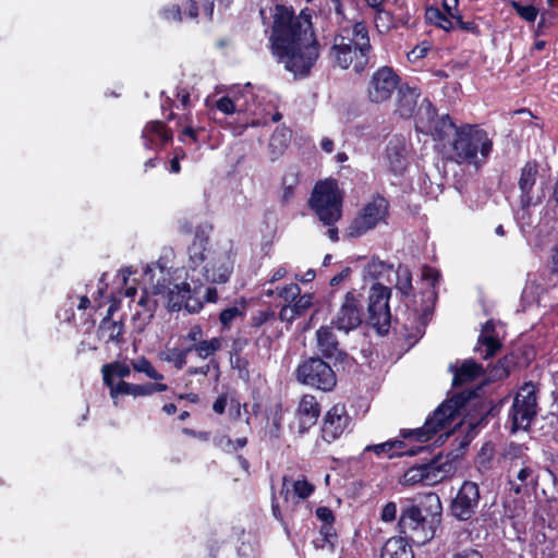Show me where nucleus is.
<instances>
[{
    "instance_id": "nucleus-1",
    "label": "nucleus",
    "mask_w": 558,
    "mask_h": 558,
    "mask_svg": "<svg viewBox=\"0 0 558 558\" xmlns=\"http://www.w3.org/2000/svg\"><path fill=\"white\" fill-rule=\"evenodd\" d=\"M312 10L305 8L295 14L292 7L276 4L269 36L271 54L295 78L310 75L319 58V43L313 22Z\"/></svg>"
},
{
    "instance_id": "nucleus-2",
    "label": "nucleus",
    "mask_w": 558,
    "mask_h": 558,
    "mask_svg": "<svg viewBox=\"0 0 558 558\" xmlns=\"http://www.w3.org/2000/svg\"><path fill=\"white\" fill-rule=\"evenodd\" d=\"M485 383L473 389H465L453 393L427 416L422 427L401 429V437L413 439L421 444L427 442L438 432L449 427L460 411L464 410L465 413L462 422L466 426L465 437L470 441L482 428L487 426L492 418L499 414L504 402L502 400L495 401L483 395Z\"/></svg>"
},
{
    "instance_id": "nucleus-3",
    "label": "nucleus",
    "mask_w": 558,
    "mask_h": 558,
    "mask_svg": "<svg viewBox=\"0 0 558 558\" xmlns=\"http://www.w3.org/2000/svg\"><path fill=\"white\" fill-rule=\"evenodd\" d=\"M442 506L436 493H428L401 504L396 530L398 536L410 541L415 546L430 542L440 525Z\"/></svg>"
},
{
    "instance_id": "nucleus-4",
    "label": "nucleus",
    "mask_w": 558,
    "mask_h": 558,
    "mask_svg": "<svg viewBox=\"0 0 558 558\" xmlns=\"http://www.w3.org/2000/svg\"><path fill=\"white\" fill-rule=\"evenodd\" d=\"M372 52L369 32L364 21L338 26L329 49L333 65L342 70L352 68L361 74L368 66Z\"/></svg>"
},
{
    "instance_id": "nucleus-5",
    "label": "nucleus",
    "mask_w": 558,
    "mask_h": 558,
    "mask_svg": "<svg viewBox=\"0 0 558 558\" xmlns=\"http://www.w3.org/2000/svg\"><path fill=\"white\" fill-rule=\"evenodd\" d=\"M494 148L493 138L480 124L463 123L450 142V159L476 168L487 162Z\"/></svg>"
},
{
    "instance_id": "nucleus-6",
    "label": "nucleus",
    "mask_w": 558,
    "mask_h": 558,
    "mask_svg": "<svg viewBox=\"0 0 558 558\" xmlns=\"http://www.w3.org/2000/svg\"><path fill=\"white\" fill-rule=\"evenodd\" d=\"M342 201L338 182L333 179L318 181L308 199V206L318 219L325 226L332 227L328 229L327 233L333 242L339 240L338 229L333 226L342 217Z\"/></svg>"
},
{
    "instance_id": "nucleus-7",
    "label": "nucleus",
    "mask_w": 558,
    "mask_h": 558,
    "mask_svg": "<svg viewBox=\"0 0 558 558\" xmlns=\"http://www.w3.org/2000/svg\"><path fill=\"white\" fill-rule=\"evenodd\" d=\"M389 201L380 195L376 194L367 202L354 219L347 228L345 234L348 238L356 239L375 229L380 223H388L389 217Z\"/></svg>"
},
{
    "instance_id": "nucleus-8",
    "label": "nucleus",
    "mask_w": 558,
    "mask_h": 558,
    "mask_svg": "<svg viewBox=\"0 0 558 558\" xmlns=\"http://www.w3.org/2000/svg\"><path fill=\"white\" fill-rule=\"evenodd\" d=\"M299 383L314 389L330 392L337 385V375L329 363L320 356L304 360L295 369Z\"/></svg>"
},
{
    "instance_id": "nucleus-9",
    "label": "nucleus",
    "mask_w": 558,
    "mask_h": 558,
    "mask_svg": "<svg viewBox=\"0 0 558 558\" xmlns=\"http://www.w3.org/2000/svg\"><path fill=\"white\" fill-rule=\"evenodd\" d=\"M539 389L533 381L524 383L515 395L509 411L512 430H526L537 414V393Z\"/></svg>"
},
{
    "instance_id": "nucleus-10",
    "label": "nucleus",
    "mask_w": 558,
    "mask_h": 558,
    "mask_svg": "<svg viewBox=\"0 0 558 558\" xmlns=\"http://www.w3.org/2000/svg\"><path fill=\"white\" fill-rule=\"evenodd\" d=\"M364 317V295L355 289L349 290L331 318V327L349 333L357 329Z\"/></svg>"
},
{
    "instance_id": "nucleus-11",
    "label": "nucleus",
    "mask_w": 558,
    "mask_h": 558,
    "mask_svg": "<svg viewBox=\"0 0 558 558\" xmlns=\"http://www.w3.org/2000/svg\"><path fill=\"white\" fill-rule=\"evenodd\" d=\"M391 289L376 282L371 287L368 293L367 314L368 322L376 331L385 336L389 332L391 313L389 307V299Z\"/></svg>"
},
{
    "instance_id": "nucleus-12",
    "label": "nucleus",
    "mask_w": 558,
    "mask_h": 558,
    "mask_svg": "<svg viewBox=\"0 0 558 558\" xmlns=\"http://www.w3.org/2000/svg\"><path fill=\"white\" fill-rule=\"evenodd\" d=\"M451 468L450 463L441 462V458L436 457L427 463L409 468L401 478V484L405 486L416 484L434 486L447 478Z\"/></svg>"
},
{
    "instance_id": "nucleus-13",
    "label": "nucleus",
    "mask_w": 558,
    "mask_h": 558,
    "mask_svg": "<svg viewBox=\"0 0 558 558\" xmlns=\"http://www.w3.org/2000/svg\"><path fill=\"white\" fill-rule=\"evenodd\" d=\"M401 77L388 65L378 68L367 83V99L373 104L388 101L401 85Z\"/></svg>"
},
{
    "instance_id": "nucleus-14",
    "label": "nucleus",
    "mask_w": 558,
    "mask_h": 558,
    "mask_svg": "<svg viewBox=\"0 0 558 558\" xmlns=\"http://www.w3.org/2000/svg\"><path fill=\"white\" fill-rule=\"evenodd\" d=\"M480 500L478 485L472 481H464L450 501L449 512L458 521L466 522L476 514Z\"/></svg>"
},
{
    "instance_id": "nucleus-15",
    "label": "nucleus",
    "mask_w": 558,
    "mask_h": 558,
    "mask_svg": "<svg viewBox=\"0 0 558 558\" xmlns=\"http://www.w3.org/2000/svg\"><path fill=\"white\" fill-rule=\"evenodd\" d=\"M213 226L209 223L198 225L195 228V235L187 247L189 264L192 270L205 269V266L213 259L219 248L210 243V232Z\"/></svg>"
},
{
    "instance_id": "nucleus-16",
    "label": "nucleus",
    "mask_w": 558,
    "mask_h": 558,
    "mask_svg": "<svg viewBox=\"0 0 558 558\" xmlns=\"http://www.w3.org/2000/svg\"><path fill=\"white\" fill-rule=\"evenodd\" d=\"M352 421L344 403H336L326 411L320 425V437L327 444L338 440Z\"/></svg>"
},
{
    "instance_id": "nucleus-17",
    "label": "nucleus",
    "mask_w": 558,
    "mask_h": 558,
    "mask_svg": "<svg viewBox=\"0 0 558 558\" xmlns=\"http://www.w3.org/2000/svg\"><path fill=\"white\" fill-rule=\"evenodd\" d=\"M534 359L535 351L533 347L526 344L517 345L498 361L495 376L499 379L507 378L512 371L530 366Z\"/></svg>"
},
{
    "instance_id": "nucleus-18",
    "label": "nucleus",
    "mask_w": 558,
    "mask_h": 558,
    "mask_svg": "<svg viewBox=\"0 0 558 558\" xmlns=\"http://www.w3.org/2000/svg\"><path fill=\"white\" fill-rule=\"evenodd\" d=\"M234 267V260L231 253L220 250L214 254L213 259L205 266L202 271L206 281L213 283H226L229 281Z\"/></svg>"
},
{
    "instance_id": "nucleus-19",
    "label": "nucleus",
    "mask_w": 558,
    "mask_h": 558,
    "mask_svg": "<svg viewBox=\"0 0 558 558\" xmlns=\"http://www.w3.org/2000/svg\"><path fill=\"white\" fill-rule=\"evenodd\" d=\"M142 140L145 148L159 150L172 142L173 133L165 122L153 120L145 124L142 131Z\"/></svg>"
},
{
    "instance_id": "nucleus-20",
    "label": "nucleus",
    "mask_w": 558,
    "mask_h": 558,
    "mask_svg": "<svg viewBox=\"0 0 558 558\" xmlns=\"http://www.w3.org/2000/svg\"><path fill=\"white\" fill-rule=\"evenodd\" d=\"M386 160L389 171L397 177L403 175L408 166V149L402 136H393L386 146Z\"/></svg>"
},
{
    "instance_id": "nucleus-21",
    "label": "nucleus",
    "mask_w": 558,
    "mask_h": 558,
    "mask_svg": "<svg viewBox=\"0 0 558 558\" xmlns=\"http://www.w3.org/2000/svg\"><path fill=\"white\" fill-rule=\"evenodd\" d=\"M330 326H322L316 330L317 349L324 359H335L337 362H343L348 353L340 348L337 336Z\"/></svg>"
},
{
    "instance_id": "nucleus-22",
    "label": "nucleus",
    "mask_w": 558,
    "mask_h": 558,
    "mask_svg": "<svg viewBox=\"0 0 558 558\" xmlns=\"http://www.w3.org/2000/svg\"><path fill=\"white\" fill-rule=\"evenodd\" d=\"M320 412L322 407L316 397L310 393L303 395L296 408L300 433H306L313 427L317 423Z\"/></svg>"
},
{
    "instance_id": "nucleus-23",
    "label": "nucleus",
    "mask_w": 558,
    "mask_h": 558,
    "mask_svg": "<svg viewBox=\"0 0 558 558\" xmlns=\"http://www.w3.org/2000/svg\"><path fill=\"white\" fill-rule=\"evenodd\" d=\"M538 174V165L536 160H529L520 171L518 185L520 189V205L522 209H527L533 205L532 191L536 183Z\"/></svg>"
},
{
    "instance_id": "nucleus-24",
    "label": "nucleus",
    "mask_w": 558,
    "mask_h": 558,
    "mask_svg": "<svg viewBox=\"0 0 558 558\" xmlns=\"http://www.w3.org/2000/svg\"><path fill=\"white\" fill-rule=\"evenodd\" d=\"M425 447L413 446L408 448L407 444L400 439H390L381 444L369 445L365 451H373L377 457H387L389 459L402 456H415L423 451Z\"/></svg>"
},
{
    "instance_id": "nucleus-25",
    "label": "nucleus",
    "mask_w": 558,
    "mask_h": 558,
    "mask_svg": "<svg viewBox=\"0 0 558 558\" xmlns=\"http://www.w3.org/2000/svg\"><path fill=\"white\" fill-rule=\"evenodd\" d=\"M397 92L398 97L395 112L402 119L412 118L418 107L417 100L421 96V90L417 87L410 86L408 83H402Z\"/></svg>"
},
{
    "instance_id": "nucleus-26",
    "label": "nucleus",
    "mask_w": 558,
    "mask_h": 558,
    "mask_svg": "<svg viewBox=\"0 0 558 558\" xmlns=\"http://www.w3.org/2000/svg\"><path fill=\"white\" fill-rule=\"evenodd\" d=\"M449 369L453 373L452 387L454 388L472 383L485 374L483 365L473 359L464 360L460 366L450 365Z\"/></svg>"
},
{
    "instance_id": "nucleus-27",
    "label": "nucleus",
    "mask_w": 558,
    "mask_h": 558,
    "mask_svg": "<svg viewBox=\"0 0 558 558\" xmlns=\"http://www.w3.org/2000/svg\"><path fill=\"white\" fill-rule=\"evenodd\" d=\"M412 545L400 536L390 537L381 548L380 558H414Z\"/></svg>"
},
{
    "instance_id": "nucleus-28",
    "label": "nucleus",
    "mask_w": 558,
    "mask_h": 558,
    "mask_svg": "<svg viewBox=\"0 0 558 558\" xmlns=\"http://www.w3.org/2000/svg\"><path fill=\"white\" fill-rule=\"evenodd\" d=\"M99 338L106 343L113 342L118 345L124 343V325L121 320H113L110 317H104L98 328Z\"/></svg>"
},
{
    "instance_id": "nucleus-29",
    "label": "nucleus",
    "mask_w": 558,
    "mask_h": 558,
    "mask_svg": "<svg viewBox=\"0 0 558 558\" xmlns=\"http://www.w3.org/2000/svg\"><path fill=\"white\" fill-rule=\"evenodd\" d=\"M437 109L428 98H424L414 113L415 130L420 133L430 131V124L437 117Z\"/></svg>"
},
{
    "instance_id": "nucleus-30",
    "label": "nucleus",
    "mask_w": 558,
    "mask_h": 558,
    "mask_svg": "<svg viewBox=\"0 0 558 558\" xmlns=\"http://www.w3.org/2000/svg\"><path fill=\"white\" fill-rule=\"evenodd\" d=\"M247 303L245 299L235 302L234 305L222 310L219 314L221 330H230L234 322L243 320L246 315Z\"/></svg>"
},
{
    "instance_id": "nucleus-31",
    "label": "nucleus",
    "mask_w": 558,
    "mask_h": 558,
    "mask_svg": "<svg viewBox=\"0 0 558 558\" xmlns=\"http://www.w3.org/2000/svg\"><path fill=\"white\" fill-rule=\"evenodd\" d=\"M155 296V292L150 293L146 288L142 290V293L137 301V305L142 310L136 311V313L133 316L134 319H142L145 323H149L151 320L158 307V302Z\"/></svg>"
},
{
    "instance_id": "nucleus-32",
    "label": "nucleus",
    "mask_w": 558,
    "mask_h": 558,
    "mask_svg": "<svg viewBox=\"0 0 558 558\" xmlns=\"http://www.w3.org/2000/svg\"><path fill=\"white\" fill-rule=\"evenodd\" d=\"M131 363L128 364L122 361H113L104 364L101 367L102 381L105 386H111V380L116 381L117 378L123 380V378L131 375Z\"/></svg>"
},
{
    "instance_id": "nucleus-33",
    "label": "nucleus",
    "mask_w": 558,
    "mask_h": 558,
    "mask_svg": "<svg viewBox=\"0 0 558 558\" xmlns=\"http://www.w3.org/2000/svg\"><path fill=\"white\" fill-rule=\"evenodd\" d=\"M457 128L459 126L449 114L437 116L430 124V131H426L424 134L433 136L436 141H445L451 131L453 134L456 133Z\"/></svg>"
},
{
    "instance_id": "nucleus-34",
    "label": "nucleus",
    "mask_w": 558,
    "mask_h": 558,
    "mask_svg": "<svg viewBox=\"0 0 558 558\" xmlns=\"http://www.w3.org/2000/svg\"><path fill=\"white\" fill-rule=\"evenodd\" d=\"M183 293H185V310L192 314L198 313L204 306L203 284L192 289L187 282H183Z\"/></svg>"
},
{
    "instance_id": "nucleus-35",
    "label": "nucleus",
    "mask_w": 558,
    "mask_h": 558,
    "mask_svg": "<svg viewBox=\"0 0 558 558\" xmlns=\"http://www.w3.org/2000/svg\"><path fill=\"white\" fill-rule=\"evenodd\" d=\"M515 478L521 483L518 484L512 480H509V490L514 495H521L531 485H536V481L533 478V469L529 465H523L515 474Z\"/></svg>"
},
{
    "instance_id": "nucleus-36",
    "label": "nucleus",
    "mask_w": 558,
    "mask_h": 558,
    "mask_svg": "<svg viewBox=\"0 0 558 558\" xmlns=\"http://www.w3.org/2000/svg\"><path fill=\"white\" fill-rule=\"evenodd\" d=\"M132 369L136 373L144 374L154 383H162L165 375L156 369L153 363L146 356H138L131 360Z\"/></svg>"
},
{
    "instance_id": "nucleus-37",
    "label": "nucleus",
    "mask_w": 558,
    "mask_h": 558,
    "mask_svg": "<svg viewBox=\"0 0 558 558\" xmlns=\"http://www.w3.org/2000/svg\"><path fill=\"white\" fill-rule=\"evenodd\" d=\"M192 349V352H195V354L206 360L213 355H215L216 352L220 351L222 348V338L220 337H214L209 340L202 339L198 341V343H194V347H190Z\"/></svg>"
},
{
    "instance_id": "nucleus-38",
    "label": "nucleus",
    "mask_w": 558,
    "mask_h": 558,
    "mask_svg": "<svg viewBox=\"0 0 558 558\" xmlns=\"http://www.w3.org/2000/svg\"><path fill=\"white\" fill-rule=\"evenodd\" d=\"M501 349V342L493 335L481 333L477 339V347L475 351L482 354L483 359L494 356Z\"/></svg>"
},
{
    "instance_id": "nucleus-39",
    "label": "nucleus",
    "mask_w": 558,
    "mask_h": 558,
    "mask_svg": "<svg viewBox=\"0 0 558 558\" xmlns=\"http://www.w3.org/2000/svg\"><path fill=\"white\" fill-rule=\"evenodd\" d=\"M190 353H192V349L189 347H175L163 352L161 360L171 363L175 369L180 371L186 365Z\"/></svg>"
},
{
    "instance_id": "nucleus-40",
    "label": "nucleus",
    "mask_w": 558,
    "mask_h": 558,
    "mask_svg": "<svg viewBox=\"0 0 558 558\" xmlns=\"http://www.w3.org/2000/svg\"><path fill=\"white\" fill-rule=\"evenodd\" d=\"M426 21L446 32H451L454 28L452 19L438 8L429 7L425 12Z\"/></svg>"
},
{
    "instance_id": "nucleus-41",
    "label": "nucleus",
    "mask_w": 558,
    "mask_h": 558,
    "mask_svg": "<svg viewBox=\"0 0 558 558\" xmlns=\"http://www.w3.org/2000/svg\"><path fill=\"white\" fill-rule=\"evenodd\" d=\"M169 389L165 383H145V384H132L131 396L147 397L156 392H165Z\"/></svg>"
},
{
    "instance_id": "nucleus-42",
    "label": "nucleus",
    "mask_w": 558,
    "mask_h": 558,
    "mask_svg": "<svg viewBox=\"0 0 558 558\" xmlns=\"http://www.w3.org/2000/svg\"><path fill=\"white\" fill-rule=\"evenodd\" d=\"M395 15L390 11H386L385 8L375 11V26L380 34H387L396 27L393 24Z\"/></svg>"
},
{
    "instance_id": "nucleus-43",
    "label": "nucleus",
    "mask_w": 558,
    "mask_h": 558,
    "mask_svg": "<svg viewBox=\"0 0 558 558\" xmlns=\"http://www.w3.org/2000/svg\"><path fill=\"white\" fill-rule=\"evenodd\" d=\"M396 288L403 296H410L412 293V274L408 267L398 269Z\"/></svg>"
},
{
    "instance_id": "nucleus-44",
    "label": "nucleus",
    "mask_w": 558,
    "mask_h": 558,
    "mask_svg": "<svg viewBox=\"0 0 558 558\" xmlns=\"http://www.w3.org/2000/svg\"><path fill=\"white\" fill-rule=\"evenodd\" d=\"M510 5L522 20L529 23L535 22L539 14V10L532 4L524 5L520 1L512 0Z\"/></svg>"
},
{
    "instance_id": "nucleus-45",
    "label": "nucleus",
    "mask_w": 558,
    "mask_h": 558,
    "mask_svg": "<svg viewBox=\"0 0 558 558\" xmlns=\"http://www.w3.org/2000/svg\"><path fill=\"white\" fill-rule=\"evenodd\" d=\"M168 303L171 311H180L185 308V293H183V282L175 284L172 290L169 291Z\"/></svg>"
},
{
    "instance_id": "nucleus-46",
    "label": "nucleus",
    "mask_w": 558,
    "mask_h": 558,
    "mask_svg": "<svg viewBox=\"0 0 558 558\" xmlns=\"http://www.w3.org/2000/svg\"><path fill=\"white\" fill-rule=\"evenodd\" d=\"M313 299L314 295L312 293H305L303 295L300 293L299 296L290 303L294 314L298 317L304 316L308 308L313 305Z\"/></svg>"
},
{
    "instance_id": "nucleus-47",
    "label": "nucleus",
    "mask_w": 558,
    "mask_h": 558,
    "mask_svg": "<svg viewBox=\"0 0 558 558\" xmlns=\"http://www.w3.org/2000/svg\"><path fill=\"white\" fill-rule=\"evenodd\" d=\"M210 369H215L216 371V379H218L219 375H220V368H219V363L216 359H210L209 362L203 366H191L186 369V374L189 376H195V375H202V376H207L210 372Z\"/></svg>"
},
{
    "instance_id": "nucleus-48",
    "label": "nucleus",
    "mask_w": 558,
    "mask_h": 558,
    "mask_svg": "<svg viewBox=\"0 0 558 558\" xmlns=\"http://www.w3.org/2000/svg\"><path fill=\"white\" fill-rule=\"evenodd\" d=\"M160 17L166 22L180 23L183 20L182 10L179 4L166 5L159 11Z\"/></svg>"
},
{
    "instance_id": "nucleus-49",
    "label": "nucleus",
    "mask_w": 558,
    "mask_h": 558,
    "mask_svg": "<svg viewBox=\"0 0 558 558\" xmlns=\"http://www.w3.org/2000/svg\"><path fill=\"white\" fill-rule=\"evenodd\" d=\"M231 367L238 371L241 379L247 381L250 379L248 360L238 354V356H230Z\"/></svg>"
},
{
    "instance_id": "nucleus-50",
    "label": "nucleus",
    "mask_w": 558,
    "mask_h": 558,
    "mask_svg": "<svg viewBox=\"0 0 558 558\" xmlns=\"http://www.w3.org/2000/svg\"><path fill=\"white\" fill-rule=\"evenodd\" d=\"M558 19V11L555 10H543L541 12V19L537 23L536 33L544 34V29L555 25L556 20Z\"/></svg>"
},
{
    "instance_id": "nucleus-51",
    "label": "nucleus",
    "mask_w": 558,
    "mask_h": 558,
    "mask_svg": "<svg viewBox=\"0 0 558 558\" xmlns=\"http://www.w3.org/2000/svg\"><path fill=\"white\" fill-rule=\"evenodd\" d=\"M106 387L109 388V393L112 399H117V398L123 397V396H131V390H132L131 383H128L124 380H119V381L111 380V386H106Z\"/></svg>"
},
{
    "instance_id": "nucleus-52",
    "label": "nucleus",
    "mask_w": 558,
    "mask_h": 558,
    "mask_svg": "<svg viewBox=\"0 0 558 558\" xmlns=\"http://www.w3.org/2000/svg\"><path fill=\"white\" fill-rule=\"evenodd\" d=\"M315 490V486L306 478L293 483V492L300 499H307Z\"/></svg>"
},
{
    "instance_id": "nucleus-53",
    "label": "nucleus",
    "mask_w": 558,
    "mask_h": 558,
    "mask_svg": "<svg viewBox=\"0 0 558 558\" xmlns=\"http://www.w3.org/2000/svg\"><path fill=\"white\" fill-rule=\"evenodd\" d=\"M204 331L199 325L192 326L186 335L182 337L184 347H194V343H198L203 339Z\"/></svg>"
},
{
    "instance_id": "nucleus-54",
    "label": "nucleus",
    "mask_w": 558,
    "mask_h": 558,
    "mask_svg": "<svg viewBox=\"0 0 558 558\" xmlns=\"http://www.w3.org/2000/svg\"><path fill=\"white\" fill-rule=\"evenodd\" d=\"M278 295L289 304L294 301L301 293V288L298 283H289L283 288H277Z\"/></svg>"
},
{
    "instance_id": "nucleus-55",
    "label": "nucleus",
    "mask_w": 558,
    "mask_h": 558,
    "mask_svg": "<svg viewBox=\"0 0 558 558\" xmlns=\"http://www.w3.org/2000/svg\"><path fill=\"white\" fill-rule=\"evenodd\" d=\"M319 534L322 536V542H328V545L331 550L335 549V539L337 538V532L333 527V523L322 524L319 527Z\"/></svg>"
},
{
    "instance_id": "nucleus-56",
    "label": "nucleus",
    "mask_w": 558,
    "mask_h": 558,
    "mask_svg": "<svg viewBox=\"0 0 558 558\" xmlns=\"http://www.w3.org/2000/svg\"><path fill=\"white\" fill-rule=\"evenodd\" d=\"M276 318L275 312L270 308L266 311H259L256 315H254L251 319V326L254 328H259L264 324L274 320Z\"/></svg>"
},
{
    "instance_id": "nucleus-57",
    "label": "nucleus",
    "mask_w": 558,
    "mask_h": 558,
    "mask_svg": "<svg viewBox=\"0 0 558 558\" xmlns=\"http://www.w3.org/2000/svg\"><path fill=\"white\" fill-rule=\"evenodd\" d=\"M456 22H457V26L466 32V33H471L473 34L474 36H481V29H480V26L477 23H475L474 21H463L462 19V15L458 14L456 16Z\"/></svg>"
},
{
    "instance_id": "nucleus-58",
    "label": "nucleus",
    "mask_w": 558,
    "mask_h": 558,
    "mask_svg": "<svg viewBox=\"0 0 558 558\" xmlns=\"http://www.w3.org/2000/svg\"><path fill=\"white\" fill-rule=\"evenodd\" d=\"M216 108L225 114H231L236 111V105L229 96L220 97L216 101Z\"/></svg>"
},
{
    "instance_id": "nucleus-59",
    "label": "nucleus",
    "mask_w": 558,
    "mask_h": 558,
    "mask_svg": "<svg viewBox=\"0 0 558 558\" xmlns=\"http://www.w3.org/2000/svg\"><path fill=\"white\" fill-rule=\"evenodd\" d=\"M430 46L427 41H423L420 45H416L409 53L408 59L412 62L423 59L427 56V52L429 51Z\"/></svg>"
},
{
    "instance_id": "nucleus-60",
    "label": "nucleus",
    "mask_w": 558,
    "mask_h": 558,
    "mask_svg": "<svg viewBox=\"0 0 558 558\" xmlns=\"http://www.w3.org/2000/svg\"><path fill=\"white\" fill-rule=\"evenodd\" d=\"M397 512H398L397 504L395 501H389L383 507L381 513H380V519H381V521H384L386 523L392 522L397 518Z\"/></svg>"
},
{
    "instance_id": "nucleus-61",
    "label": "nucleus",
    "mask_w": 558,
    "mask_h": 558,
    "mask_svg": "<svg viewBox=\"0 0 558 558\" xmlns=\"http://www.w3.org/2000/svg\"><path fill=\"white\" fill-rule=\"evenodd\" d=\"M422 277L424 280L429 281L430 286L435 288L439 282L441 275L438 269L425 265L422 269Z\"/></svg>"
},
{
    "instance_id": "nucleus-62",
    "label": "nucleus",
    "mask_w": 558,
    "mask_h": 558,
    "mask_svg": "<svg viewBox=\"0 0 558 558\" xmlns=\"http://www.w3.org/2000/svg\"><path fill=\"white\" fill-rule=\"evenodd\" d=\"M315 515L323 524L335 523V514L329 507L319 506L315 510Z\"/></svg>"
},
{
    "instance_id": "nucleus-63",
    "label": "nucleus",
    "mask_w": 558,
    "mask_h": 558,
    "mask_svg": "<svg viewBox=\"0 0 558 558\" xmlns=\"http://www.w3.org/2000/svg\"><path fill=\"white\" fill-rule=\"evenodd\" d=\"M214 444L217 448L226 453H234L232 439L228 435H220L214 438Z\"/></svg>"
},
{
    "instance_id": "nucleus-64",
    "label": "nucleus",
    "mask_w": 558,
    "mask_h": 558,
    "mask_svg": "<svg viewBox=\"0 0 558 558\" xmlns=\"http://www.w3.org/2000/svg\"><path fill=\"white\" fill-rule=\"evenodd\" d=\"M289 138L286 131H276L270 138V147H279L280 150L287 148Z\"/></svg>"
}]
</instances>
